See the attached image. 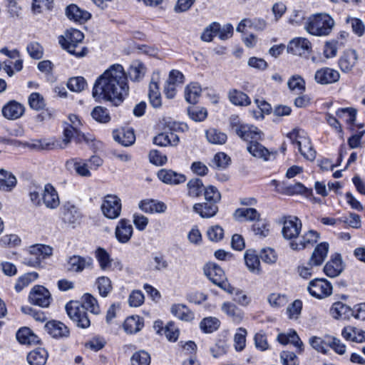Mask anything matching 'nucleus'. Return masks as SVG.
<instances>
[{
	"label": "nucleus",
	"instance_id": "1",
	"mask_svg": "<svg viewBox=\"0 0 365 365\" xmlns=\"http://www.w3.org/2000/svg\"><path fill=\"white\" fill-rule=\"evenodd\" d=\"M128 93L129 86L123 67L114 64L97 78L92 96L96 101L109 102L117 107L124 101Z\"/></svg>",
	"mask_w": 365,
	"mask_h": 365
},
{
	"label": "nucleus",
	"instance_id": "2",
	"mask_svg": "<svg viewBox=\"0 0 365 365\" xmlns=\"http://www.w3.org/2000/svg\"><path fill=\"white\" fill-rule=\"evenodd\" d=\"M83 38L84 35L81 31L71 29L67 30L63 36L58 38V43L68 53L77 57H83L88 52L87 48L79 46Z\"/></svg>",
	"mask_w": 365,
	"mask_h": 365
},
{
	"label": "nucleus",
	"instance_id": "3",
	"mask_svg": "<svg viewBox=\"0 0 365 365\" xmlns=\"http://www.w3.org/2000/svg\"><path fill=\"white\" fill-rule=\"evenodd\" d=\"M334 24V20L329 14H317L308 18L305 29L313 36H327L331 32Z\"/></svg>",
	"mask_w": 365,
	"mask_h": 365
},
{
	"label": "nucleus",
	"instance_id": "4",
	"mask_svg": "<svg viewBox=\"0 0 365 365\" xmlns=\"http://www.w3.org/2000/svg\"><path fill=\"white\" fill-rule=\"evenodd\" d=\"M287 136L292 144L297 145L299 152L304 158L310 161L315 159L316 151L309 138L303 130L294 128Z\"/></svg>",
	"mask_w": 365,
	"mask_h": 365
},
{
	"label": "nucleus",
	"instance_id": "5",
	"mask_svg": "<svg viewBox=\"0 0 365 365\" xmlns=\"http://www.w3.org/2000/svg\"><path fill=\"white\" fill-rule=\"evenodd\" d=\"M66 309L70 319L81 329H86L90 327L91 321L80 302L71 301L66 305Z\"/></svg>",
	"mask_w": 365,
	"mask_h": 365
},
{
	"label": "nucleus",
	"instance_id": "6",
	"mask_svg": "<svg viewBox=\"0 0 365 365\" xmlns=\"http://www.w3.org/2000/svg\"><path fill=\"white\" fill-rule=\"evenodd\" d=\"M204 273L207 278L215 284L225 290L230 284L227 280L222 269L215 263L207 264L204 268Z\"/></svg>",
	"mask_w": 365,
	"mask_h": 365
},
{
	"label": "nucleus",
	"instance_id": "7",
	"mask_svg": "<svg viewBox=\"0 0 365 365\" xmlns=\"http://www.w3.org/2000/svg\"><path fill=\"white\" fill-rule=\"evenodd\" d=\"M307 290L312 297L323 299L332 294V286L324 279L316 278L309 282Z\"/></svg>",
	"mask_w": 365,
	"mask_h": 365
},
{
	"label": "nucleus",
	"instance_id": "8",
	"mask_svg": "<svg viewBox=\"0 0 365 365\" xmlns=\"http://www.w3.org/2000/svg\"><path fill=\"white\" fill-rule=\"evenodd\" d=\"M103 215L109 219H115L121 212V201L116 195H106L101 206Z\"/></svg>",
	"mask_w": 365,
	"mask_h": 365
},
{
	"label": "nucleus",
	"instance_id": "9",
	"mask_svg": "<svg viewBox=\"0 0 365 365\" xmlns=\"http://www.w3.org/2000/svg\"><path fill=\"white\" fill-rule=\"evenodd\" d=\"M287 50L292 54L308 57L312 51V43L306 38L297 37L289 42Z\"/></svg>",
	"mask_w": 365,
	"mask_h": 365
},
{
	"label": "nucleus",
	"instance_id": "10",
	"mask_svg": "<svg viewBox=\"0 0 365 365\" xmlns=\"http://www.w3.org/2000/svg\"><path fill=\"white\" fill-rule=\"evenodd\" d=\"M301 220L294 216H287L284 217L282 233L286 240H293L297 238L302 230Z\"/></svg>",
	"mask_w": 365,
	"mask_h": 365
},
{
	"label": "nucleus",
	"instance_id": "11",
	"mask_svg": "<svg viewBox=\"0 0 365 365\" xmlns=\"http://www.w3.org/2000/svg\"><path fill=\"white\" fill-rule=\"evenodd\" d=\"M29 302L41 307H48L51 303V297L49 291L41 285L34 286L29 296Z\"/></svg>",
	"mask_w": 365,
	"mask_h": 365
},
{
	"label": "nucleus",
	"instance_id": "12",
	"mask_svg": "<svg viewBox=\"0 0 365 365\" xmlns=\"http://www.w3.org/2000/svg\"><path fill=\"white\" fill-rule=\"evenodd\" d=\"M63 138L62 141L58 140L59 145L57 148H66L70 143L72 139H74L77 143H81L83 140L88 142V139L82 133L78 128H74L72 126H67L63 125Z\"/></svg>",
	"mask_w": 365,
	"mask_h": 365
},
{
	"label": "nucleus",
	"instance_id": "13",
	"mask_svg": "<svg viewBox=\"0 0 365 365\" xmlns=\"http://www.w3.org/2000/svg\"><path fill=\"white\" fill-rule=\"evenodd\" d=\"M93 259L90 257L73 255L68 259V270L73 272H81L85 269L91 267Z\"/></svg>",
	"mask_w": 365,
	"mask_h": 365
},
{
	"label": "nucleus",
	"instance_id": "14",
	"mask_svg": "<svg viewBox=\"0 0 365 365\" xmlns=\"http://www.w3.org/2000/svg\"><path fill=\"white\" fill-rule=\"evenodd\" d=\"M339 73L331 68H322L317 70L314 75L317 83L325 85L335 83L339 81Z\"/></svg>",
	"mask_w": 365,
	"mask_h": 365
},
{
	"label": "nucleus",
	"instance_id": "15",
	"mask_svg": "<svg viewBox=\"0 0 365 365\" xmlns=\"http://www.w3.org/2000/svg\"><path fill=\"white\" fill-rule=\"evenodd\" d=\"M243 140L250 142L262 139L263 133L255 126L245 124L237 130L236 133Z\"/></svg>",
	"mask_w": 365,
	"mask_h": 365
},
{
	"label": "nucleus",
	"instance_id": "16",
	"mask_svg": "<svg viewBox=\"0 0 365 365\" xmlns=\"http://www.w3.org/2000/svg\"><path fill=\"white\" fill-rule=\"evenodd\" d=\"M133 228L126 219H121L115 227V235L120 243L128 242L132 237Z\"/></svg>",
	"mask_w": 365,
	"mask_h": 365
},
{
	"label": "nucleus",
	"instance_id": "17",
	"mask_svg": "<svg viewBox=\"0 0 365 365\" xmlns=\"http://www.w3.org/2000/svg\"><path fill=\"white\" fill-rule=\"evenodd\" d=\"M158 178L164 183L178 185L185 182L186 177L172 170L161 169L158 172Z\"/></svg>",
	"mask_w": 365,
	"mask_h": 365
},
{
	"label": "nucleus",
	"instance_id": "18",
	"mask_svg": "<svg viewBox=\"0 0 365 365\" xmlns=\"http://www.w3.org/2000/svg\"><path fill=\"white\" fill-rule=\"evenodd\" d=\"M46 331L53 338H64L69 336L68 328L58 321H51L45 324Z\"/></svg>",
	"mask_w": 365,
	"mask_h": 365
},
{
	"label": "nucleus",
	"instance_id": "19",
	"mask_svg": "<svg viewBox=\"0 0 365 365\" xmlns=\"http://www.w3.org/2000/svg\"><path fill=\"white\" fill-rule=\"evenodd\" d=\"M24 145L36 150H53L57 149V147L59 145V142L54 138L34 139L31 140L30 142L24 143Z\"/></svg>",
	"mask_w": 365,
	"mask_h": 365
},
{
	"label": "nucleus",
	"instance_id": "20",
	"mask_svg": "<svg viewBox=\"0 0 365 365\" xmlns=\"http://www.w3.org/2000/svg\"><path fill=\"white\" fill-rule=\"evenodd\" d=\"M42 200L46 207L55 209L59 205V198L56 189L51 184H46L42 192Z\"/></svg>",
	"mask_w": 365,
	"mask_h": 365
},
{
	"label": "nucleus",
	"instance_id": "21",
	"mask_svg": "<svg viewBox=\"0 0 365 365\" xmlns=\"http://www.w3.org/2000/svg\"><path fill=\"white\" fill-rule=\"evenodd\" d=\"M66 167L70 171L74 170L76 174L81 177H90L91 175L87 163L81 158H72L67 160Z\"/></svg>",
	"mask_w": 365,
	"mask_h": 365
},
{
	"label": "nucleus",
	"instance_id": "22",
	"mask_svg": "<svg viewBox=\"0 0 365 365\" xmlns=\"http://www.w3.org/2000/svg\"><path fill=\"white\" fill-rule=\"evenodd\" d=\"M344 269L342 259L340 255H336L331 257L330 260L324 267V273L329 277H336L339 276Z\"/></svg>",
	"mask_w": 365,
	"mask_h": 365
},
{
	"label": "nucleus",
	"instance_id": "23",
	"mask_svg": "<svg viewBox=\"0 0 365 365\" xmlns=\"http://www.w3.org/2000/svg\"><path fill=\"white\" fill-rule=\"evenodd\" d=\"M24 113V106L19 103L12 101L2 108L3 115L9 120H16Z\"/></svg>",
	"mask_w": 365,
	"mask_h": 365
},
{
	"label": "nucleus",
	"instance_id": "24",
	"mask_svg": "<svg viewBox=\"0 0 365 365\" xmlns=\"http://www.w3.org/2000/svg\"><path fill=\"white\" fill-rule=\"evenodd\" d=\"M319 238V234L314 230H309L305 233L300 240L299 242L292 241L290 242V247L293 250H300L304 249L307 246L313 245L316 243Z\"/></svg>",
	"mask_w": 365,
	"mask_h": 365
},
{
	"label": "nucleus",
	"instance_id": "25",
	"mask_svg": "<svg viewBox=\"0 0 365 365\" xmlns=\"http://www.w3.org/2000/svg\"><path fill=\"white\" fill-rule=\"evenodd\" d=\"M247 150L255 158L262 159L264 161L269 160L272 155V153L258 140L250 142L247 144Z\"/></svg>",
	"mask_w": 365,
	"mask_h": 365
},
{
	"label": "nucleus",
	"instance_id": "26",
	"mask_svg": "<svg viewBox=\"0 0 365 365\" xmlns=\"http://www.w3.org/2000/svg\"><path fill=\"white\" fill-rule=\"evenodd\" d=\"M330 314L337 319H349L353 316V310L351 307L341 302L333 304L330 309Z\"/></svg>",
	"mask_w": 365,
	"mask_h": 365
},
{
	"label": "nucleus",
	"instance_id": "27",
	"mask_svg": "<svg viewBox=\"0 0 365 365\" xmlns=\"http://www.w3.org/2000/svg\"><path fill=\"white\" fill-rule=\"evenodd\" d=\"M193 210L202 218L214 217L218 212V206L212 202H206L196 203L193 206Z\"/></svg>",
	"mask_w": 365,
	"mask_h": 365
},
{
	"label": "nucleus",
	"instance_id": "28",
	"mask_svg": "<svg viewBox=\"0 0 365 365\" xmlns=\"http://www.w3.org/2000/svg\"><path fill=\"white\" fill-rule=\"evenodd\" d=\"M329 250V245L323 242L318 245L314 250L309 260V265L319 266L325 260Z\"/></svg>",
	"mask_w": 365,
	"mask_h": 365
},
{
	"label": "nucleus",
	"instance_id": "29",
	"mask_svg": "<svg viewBox=\"0 0 365 365\" xmlns=\"http://www.w3.org/2000/svg\"><path fill=\"white\" fill-rule=\"evenodd\" d=\"M28 252L30 255L38 259L39 260V264H41L42 260L52 255L53 248L48 245L36 244L30 246Z\"/></svg>",
	"mask_w": 365,
	"mask_h": 365
},
{
	"label": "nucleus",
	"instance_id": "30",
	"mask_svg": "<svg viewBox=\"0 0 365 365\" xmlns=\"http://www.w3.org/2000/svg\"><path fill=\"white\" fill-rule=\"evenodd\" d=\"M171 313L181 321L190 322L195 318L194 313L185 304H175L171 306Z\"/></svg>",
	"mask_w": 365,
	"mask_h": 365
},
{
	"label": "nucleus",
	"instance_id": "31",
	"mask_svg": "<svg viewBox=\"0 0 365 365\" xmlns=\"http://www.w3.org/2000/svg\"><path fill=\"white\" fill-rule=\"evenodd\" d=\"M66 16L69 19L83 24L91 18V14L81 9L75 4H71L66 9Z\"/></svg>",
	"mask_w": 365,
	"mask_h": 365
},
{
	"label": "nucleus",
	"instance_id": "32",
	"mask_svg": "<svg viewBox=\"0 0 365 365\" xmlns=\"http://www.w3.org/2000/svg\"><path fill=\"white\" fill-rule=\"evenodd\" d=\"M341 335L344 339L356 343L365 341V331L354 327L348 326L343 329Z\"/></svg>",
	"mask_w": 365,
	"mask_h": 365
},
{
	"label": "nucleus",
	"instance_id": "33",
	"mask_svg": "<svg viewBox=\"0 0 365 365\" xmlns=\"http://www.w3.org/2000/svg\"><path fill=\"white\" fill-rule=\"evenodd\" d=\"M358 56L355 50H348L340 58L339 65L344 72H349L355 66Z\"/></svg>",
	"mask_w": 365,
	"mask_h": 365
},
{
	"label": "nucleus",
	"instance_id": "34",
	"mask_svg": "<svg viewBox=\"0 0 365 365\" xmlns=\"http://www.w3.org/2000/svg\"><path fill=\"white\" fill-rule=\"evenodd\" d=\"M139 207L146 213H163L165 212L167 206L163 202L154 200H145L140 202Z\"/></svg>",
	"mask_w": 365,
	"mask_h": 365
},
{
	"label": "nucleus",
	"instance_id": "35",
	"mask_svg": "<svg viewBox=\"0 0 365 365\" xmlns=\"http://www.w3.org/2000/svg\"><path fill=\"white\" fill-rule=\"evenodd\" d=\"M221 310L235 323L239 324L243 319V312L232 302H225L222 303Z\"/></svg>",
	"mask_w": 365,
	"mask_h": 365
},
{
	"label": "nucleus",
	"instance_id": "36",
	"mask_svg": "<svg viewBox=\"0 0 365 365\" xmlns=\"http://www.w3.org/2000/svg\"><path fill=\"white\" fill-rule=\"evenodd\" d=\"M148 98L150 104L154 108H159L161 106L162 101L158 82V77L155 78L154 76L152 77L151 81L149 84Z\"/></svg>",
	"mask_w": 365,
	"mask_h": 365
},
{
	"label": "nucleus",
	"instance_id": "37",
	"mask_svg": "<svg viewBox=\"0 0 365 365\" xmlns=\"http://www.w3.org/2000/svg\"><path fill=\"white\" fill-rule=\"evenodd\" d=\"M333 340V337L330 336H325L324 337L312 336L309 339V344L311 346L323 354H327L329 351L330 341Z\"/></svg>",
	"mask_w": 365,
	"mask_h": 365
},
{
	"label": "nucleus",
	"instance_id": "38",
	"mask_svg": "<svg viewBox=\"0 0 365 365\" xmlns=\"http://www.w3.org/2000/svg\"><path fill=\"white\" fill-rule=\"evenodd\" d=\"M260 214L255 208L242 207L235 211L234 218L237 221H256Z\"/></svg>",
	"mask_w": 365,
	"mask_h": 365
},
{
	"label": "nucleus",
	"instance_id": "39",
	"mask_svg": "<svg viewBox=\"0 0 365 365\" xmlns=\"http://www.w3.org/2000/svg\"><path fill=\"white\" fill-rule=\"evenodd\" d=\"M47 358V351L43 348L38 347L29 353L27 361L30 365H45Z\"/></svg>",
	"mask_w": 365,
	"mask_h": 365
},
{
	"label": "nucleus",
	"instance_id": "40",
	"mask_svg": "<svg viewBox=\"0 0 365 365\" xmlns=\"http://www.w3.org/2000/svg\"><path fill=\"white\" fill-rule=\"evenodd\" d=\"M178 143V136L173 132H163L153 138V143L160 146H173L176 145Z\"/></svg>",
	"mask_w": 365,
	"mask_h": 365
},
{
	"label": "nucleus",
	"instance_id": "41",
	"mask_svg": "<svg viewBox=\"0 0 365 365\" xmlns=\"http://www.w3.org/2000/svg\"><path fill=\"white\" fill-rule=\"evenodd\" d=\"M143 319L139 316L128 317L123 323V329L128 334H133L140 331L143 327Z\"/></svg>",
	"mask_w": 365,
	"mask_h": 365
},
{
	"label": "nucleus",
	"instance_id": "42",
	"mask_svg": "<svg viewBox=\"0 0 365 365\" xmlns=\"http://www.w3.org/2000/svg\"><path fill=\"white\" fill-rule=\"evenodd\" d=\"M228 294H232V300L242 307H247L251 302V298L242 289L232 287L231 284L224 290Z\"/></svg>",
	"mask_w": 365,
	"mask_h": 365
},
{
	"label": "nucleus",
	"instance_id": "43",
	"mask_svg": "<svg viewBox=\"0 0 365 365\" xmlns=\"http://www.w3.org/2000/svg\"><path fill=\"white\" fill-rule=\"evenodd\" d=\"M245 264L250 272L259 273L260 261L257 252L253 250H247L245 253Z\"/></svg>",
	"mask_w": 365,
	"mask_h": 365
},
{
	"label": "nucleus",
	"instance_id": "44",
	"mask_svg": "<svg viewBox=\"0 0 365 365\" xmlns=\"http://www.w3.org/2000/svg\"><path fill=\"white\" fill-rule=\"evenodd\" d=\"M81 217V213L74 205H68L64 207L63 219L65 222L71 225L78 224Z\"/></svg>",
	"mask_w": 365,
	"mask_h": 365
},
{
	"label": "nucleus",
	"instance_id": "45",
	"mask_svg": "<svg viewBox=\"0 0 365 365\" xmlns=\"http://www.w3.org/2000/svg\"><path fill=\"white\" fill-rule=\"evenodd\" d=\"M81 304L86 311H89L93 314H98L101 312L97 299L91 294L86 293L81 297Z\"/></svg>",
	"mask_w": 365,
	"mask_h": 365
},
{
	"label": "nucleus",
	"instance_id": "46",
	"mask_svg": "<svg viewBox=\"0 0 365 365\" xmlns=\"http://www.w3.org/2000/svg\"><path fill=\"white\" fill-rule=\"evenodd\" d=\"M201 88L197 83H192L185 88V100L191 104H195L201 94Z\"/></svg>",
	"mask_w": 365,
	"mask_h": 365
},
{
	"label": "nucleus",
	"instance_id": "47",
	"mask_svg": "<svg viewBox=\"0 0 365 365\" xmlns=\"http://www.w3.org/2000/svg\"><path fill=\"white\" fill-rule=\"evenodd\" d=\"M145 72V65L142 62L135 61L130 66L128 75L131 81H139L143 78Z\"/></svg>",
	"mask_w": 365,
	"mask_h": 365
},
{
	"label": "nucleus",
	"instance_id": "48",
	"mask_svg": "<svg viewBox=\"0 0 365 365\" xmlns=\"http://www.w3.org/2000/svg\"><path fill=\"white\" fill-rule=\"evenodd\" d=\"M229 99L231 103L236 106H248L251 101L247 95L242 91L232 89L229 91Z\"/></svg>",
	"mask_w": 365,
	"mask_h": 365
},
{
	"label": "nucleus",
	"instance_id": "49",
	"mask_svg": "<svg viewBox=\"0 0 365 365\" xmlns=\"http://www.w3.org/2000/svg\"><path fill=\"white\" fill-rule=\"evenodd\" d=\"M188 195L192 197H197L201 195L206 189L204 186L202 180L200 178L191 179L187 182Z\"/></svg>",
	"mask_w": 365,
	"mask_h": 365
},
{
	"label": "nucleus",
	"instance_id": "50",
	"mask_svg": "<svg viewBox=\"0 0 365 365\" xmlns=\"http://www.w3.org/2000/svg\"><path fill=\"white\" fill-rule=\"evenodd\" d=\"M220 326V320L216 317H209L204 318L200 323V328L206 334L212 333L217 330Z\"/></svg>",
	"mask_w": 365,
	"mask_h": 365
},
{
	"label": "nucleus",
	"instance_id": "51",
	"mask_svg": "<svg viewBox=\"0 0 365 365\" xmlns=\"http://www.w3.org/2000/svg\"><path fill=\"white\" fill-rule=\"evenodd\" d=\"M91 115L93 120L100 123H108L111 119L108 110L101 106L93 108Z\"/></svg>",
	"mask_w": 365,
	"mask_h": 365
},
{
	"label": "nucleus",
	"instance_id": "52",
	"mask_svg": "<svg viewBox=\"0 0 365 365\" xmlns=\"http://www.w3.org/2000/svg\"><path fill=\"white\" fill-rule=\"evenodd\" d=\"M205 135L207 140L210 143L215 145H223L227 139V136L225 133L215 128H210L206 131Z\"/></svg>",
	"mask_w": 365,
	"mask_h": 365
},
{
	"label": "nucleus",
	"instance_id": "53",
	"mask_svg": "<svg viewBox=\"0 0 365 365\" xmlns=\"http://www.w3.org/2000/svg\"><path fill=\"white\" fill-rule=\"evenodd\" d=\"M38 277V274L31 272L19 277L16 281L14 289L17 292H21L24 287L29 286Z\"/></svg>",
	"mask_w": 365,
	"mask_h": 365
},
{
	"label": "nucleus",
	"instance_id": "54",
	"mask_svg": "<svg viewBox=\"0 0 365 365\" xmlns=\"http://www.w3.org/2000/svg\"><path fill=\"white\" fill-rule=\"evenodd\" d=\"M252 230L259 237H265L269 233V224L267 220L259 217L252 225Z\"/></svg>",
	"mask_w": 365,
	"mask_h": 365
},
{
	"label": "nucleus",
	"instance_id": "55",
	"mask_svg": "<svg viewBox=\"0 0 365 365\" xmlns=\"http://www.w3.org/2000/svg\"><path fill=\"white\" fill-rule=\"evenodd\" d=\"M2 175L5 177H1L0 184H2L4 188H0V190L6 192L11 191L16 185V177L5 170H3Z\"/></svg>",
	"mask_w": 365,
	"mask_h": 365
},
{
	"label": "nucleus",
	"instance_id": "56",
	"mask_svg": "<svg viewBox=\"0 0 365 365\" xmlns=\"http://www.w3.org/2000/svg\"><path fill=\"white\" fill-rule=\"evenodd\" d=\"M114 139L123 146H130L135 143V136L133 130L128 129L114 135Z\"/></svg>",
	"mask_w": 365,
	"mask_h": 365
},
{
	"label": "nucleus",
	"instance_id": "57",
	"mask_svg": "<svg viewBox=\"0 0 365 365\" xmlns=\"http://www.w3.org/2000/svg\"><path fill=\"white\" fill-rule=\"evenodd\" d=\"M130 364L131 365H150V356L144 350L135 351L130 358Z\"/></svg>",
	"mask_w": 365,
	"mask_h": 365
},
{
	"label": "nucleus",
	"instance_id": "58",
	"mask_svg": "<svg viewBox=\"0 0 365 365\" xmlns=\"http://www.w3.org/2000/svg\"><path fill=\"white\" fill-rule=\"evenodd\" d=\"M205 201L212 202L217 205L221 200V194L213 185L206 187L203 192Z\"/></svg>",
	"mask_w": 365,
	"mask_h": 365
},
{
	"label": "nucleus",
	"instance_id": "59",
	"mask_svg": "<svg viewBox=\"0 0 365 365\" xmlns=\"http://www.w3.org/2000/svg\"><path fill=\"white\" fill-rule=\"evenodd\" d=\"M190 118L195 121H203L207 116L206 108L200 106H190L187 108Z\"/></svg>",
	"mask_w": 365,
	"mask_h": 365
},
{
	"label": "nucleus",
	"instance_id": "60",
	"mask_svg": "<svg viewBox=\"0 0 365 365\" xmlns=\"http://www.w3.org/2000/svg\"><path fill=\"white\" fill-rule=\"evenodd\" d=\"M96 285L101 296L106 297L112 290L110 279L107 277H98L96 280Z\"/></svg>",
	"mask_w": 365,
	"mask_h": 365
},
{
	"label": "nucleus",
	"instance_id": "61",
	"mask_svg": "<svg viewBox=\"0 0 365 365\" xmlns=\"http://www.w3.org/2000/svg\"><path fill=\"white\" fill-rule=\"evenodd\" d=\"M287 85L291 91L301 93L305 90L304 80L299 75L292 76L288 81Z\"/></svg>",
	"mask_w": 365,
	"mask_h": 365
},
{
	"label": "nucleus",
	"instance_id": "62",
	"mask_svg": "<svg viewBox=\"0 0 365 365\" xmlns=\"http://www.w3.org/2000/svg\"><path fill=\"white\" fill-rule=\"evenodd\" d=\"M346 22L348 24H350L353 33L357 36L361 37L364 34L365 25L361 19L354 17H347Z\"/></svg>",
	"mask_w": 365,
	"mask_h": 365
},
{
	"label": "nucleus",
	"instance_id": "63",
	"mask_svg": "<svg viewBox=\"0 0 365 365\" xmlns=\"http://www.w3.org/2000/svg\"><path fill=\"white\" fill-rule=\"evenodd\" d=\"M247 330L245 328L240 327L234 336V346L237 351L244 349L246 344Z\"/></svg>",
	"mask_w": 365,
	"mask_h": 365
},
{
	"label": "nucleus",
	"instance_id": "64",
	"mask_svg": "<svg viewBox=\"0 0 365 365\" xmlns=\"http://www.w3.org/2000/svg\"><path fill=\"white\" fill-rule=\"evenodd\" d=\"M86 80L81 77L71 78L67 83L68 88L74 92H81L86 87Z\"/></svg>",
	"mask_w": 365,
	"mask_h": 365
}]
</instances>
